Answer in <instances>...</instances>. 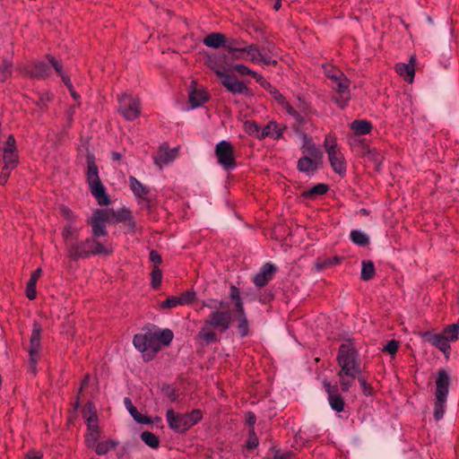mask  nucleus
Returning <instances> with one entry per match:
<instances>
[{"instance_id":"nucleus-19","label":"nucleus","mask_w":459,"mask_h":459,"mask_svg":"<svg viewBox=\"0 0 459 459\" xmlns=\"http://www.w3.org/2000/svg\"><path fill=\"white\" fill-rule=\"evenodd\" d=\"M286 129V126L281 125L273 120L270 121L262 128L261 133L257 135V139L263 140L265 138H272L273 140H279L282 137Z\"/></svg>"},{"instance_id":"nucleus-20","label":"nucleus","mask_w":459,"mask_h":459,"mask_svg":"<svg viewBox=\"0 0 459 459\" xmlns=\"http://www.w3.org/2000/svg\"><path fill=\"white\" fill-rule=\"evenodd\" d=\"M450 385V377L444 369L437 371L436 378V392L435 396L440 400L446 399Z\"/></svg>"},{"instance_id":"nucleus-46","label":"nucleus","mask_w":459,"mask_h":459,"mask_svg":"<svg viewBox=\"0 0 459 459\" xmlns=\"http://www.w3.org/2000/svg\"><path fill=\"white\" fill-rule=\"evenodd\" d=\"M446 399L440 400L436 398L435 406H434V418L436 420H439L442 419L445 412V404Z\"/></svg>"},{"instance_id":"nucleus-1","label":"nucleus","mask_w":459,"mask_h":459,"mask_svg":"<svg viewBox=\"0 0 459 459\" xmlns=\"http://www.w3.org/2000/svg\"><path fill=\"white\" fill-rule=\"evenodd\" d=\"M336 360L340 370L337 373L342 392H348L360 375V362L353 342L348 341L340 345Z\"/></svg>"},{"instance_id":"nucleus-32","label":"nucleus","mask_w":459,"mask_h":459,"mask_svg":"<svg viewBox=\"0 0 459 459\" xmlns=\"http://www.w3.org/2000/svg\"><path fill=\"white\" fill-rule=\"evenodd\" d=\"M225 42L226 37L223 34L218 32H212L204 39V43L207 47H211L213 48H218L220 47L224 46Z\"/></svg>"},{"instance_id":"nucleus-9","label":"nucleus","mask_w":459,"mask_h":459,"mask_svg":"<svg viewBox=\"0 0 459 459\" xmlns=\"http://www.w3.org/2000/svg\"><path fill=\"white\" fill-rule=\"evenodd\" d=\"M214 153L218 163L225 170H232L237 167L234 148L230 142L222 140L215 145Z\"/></svg>"},{"instance_id":"nucleus-42","label":"nucleus","mask_w":459,"mask_h":459,"mask_svg":"<svg viewBox=\"0 0 459 459\" xmlns=\"http://www.w3.org/2000/svg\"><path fill=\"white\" fill-rule=\"evenodd\" d=\"M13 64L7 59H4L0 65V82H4L11 77L13 70Z\"/></svg>"},{"instance_id":"nucleus-24","label":"nucleus","mask_w":459,"mask_h":459,"mask_svg":"<svg viewBox=\"0 0 459 459\" xmlns=\"http://www.w3.org/2000/svg\"><path fill=\"white\" fill-rule=\"evenodd\" d=\"M231 53L236 58H243L241 54L247 53L250 56V58H249L250 61H252L254 63H257L262 52L259 51L256 45L251 44V45H248L247 47L242 48H232Z\"/></svg>"},{"instance_id":"nucleus-7","label":"nucleus","mask_w":459,"mask_h":459,"mask_svg":"<svg viewBox=\"0 0 459 459\" xmlns=\"http://www.w3.org/2000/svg\"><path fill=\"white\" fill-rule=\"evenodd\" d=\"M118 112L129 121L136 119L141 114L140 100L132 94L123 93L117 99Z\"/></svg>"},{"instance_id":"nucleus-31","label":"nucleus","mask_w":459,"mask_h":459,"mask_svg":"<svg viewBox=\"0 0 459 459\" xmlns=\"http://www.w3.org/2000/svg\"><path fill=\"white\" fill-rule=\"evenodd\" d=\"M4 166L6 169H15L19 162L18 151L3 150Z\"/></svg>"},{"instance_id":"nucleus-48","label":"nucleus","mask_w":459,"mask_h":459,"mask_svg":"<svg viewBox=\"0 0 459 459\" xmlns=\"http://www.w3.org/2000/svg\"><path fill=\"white\" fill-rule=\"evenodd\" d=\"M244 126L246 132L250 135H255L256 138L262 131V128L255 121H247Z\"/></svg>"},{"instance_id":"nucleus-13","label":"nucleus","mask_w":459,"mask_h":459,"mask_svg":"<svg viewBox=\"0 0 459 459\" xmlns=\"http://www.w3.org/2000/svg\"><path fill=\"white\" fill-rule=\"evenodd\" d=\"M323 385L325 391L327 394L328 403L332 410L338 413L344 411L345 401L340 394L339 387L327 381H324Z\"/></svg>"},{"instance_id":"nucleus-43","label":"nucleus","mask_w":459,"mask_h":459,"mask_svg":"<svg viewBox=\"0 0 459 459\" xmlns=\"http://www.w3.org/2000/svg\"><path fill=\"white\" fill-rule=\"evenodd\" d=\"M58 210L61 216L66 221V223L78 221V216L68 206L62 204Z\"/></svg>"},{"instance_id":"nucleus-12","label":"nucleus","mask_w":459,"mask_h":459,"mask_svg":"<svg viewBox=\"0 0 459 459\" xmlns=\"http://www.w3.org/2000/svg\"><path fill=\"white\" fill-rule=\"evenodd\" d=\"M215 74L220 77L221 83L233 94H247L249 89L242 82L224 73L221 69H216Z\"/></svg>"},{"instance_id":"nucleus-38","label":"nucleus","mask_w":459,"mask_h":459,"mask_svg":"<svg viewBox=\"0 0 459 459\" xmlns=\"http://www.w3.org/2000/svg\"><path fill=\"white\" fill-rule=\"evenodd\" d=\"M207 96L203 91L194 90L189 93V102L193 108H196L206 102Z\"/></svg>"},{"instance_id":"nucleus-18","label":"nucleus","mask_w":459,"mask_h":459,"mask_svg":"<svg viewBox=\"0 0 459 459\" xmlns=\"http://www.w3.org/2000/svg\"><path fill=\"white\" fill-rule=\"evenodd\" d=\"M276 271L277 267L273 264H264L260 271L254 276V284L258 288L265 286L273 278Z\"/></svg>"},{"instance_id":"nucleus-23","label":"nucleus","mask_w":459,"mask_h":459,"mask_svg":"<svg viewBox=\"0 0 459 459\" xmlns=\"http://www.w3.org/2000/svg\"><path fill=\"white\" fill-rule=\"evenodd\" d=\"M320 162L319 160L304 155L298 160L297 169L307 175H313L317 170Z\"/></svg>"},{"instance_id":"nucleus-55","label":"nucleus","mask_w":459,"mask_h":459,"mask_svg":"<svg viewBox=\"0 0 459 459\" xmlns=\"http://www.w3.org/2000/svg\"><path fill=\"white\" fill-rule=\"evenodd\" d=\"M47 59L48 60L49 64L52 65V67L55 69L58 75L61 76L65 74L63 71L62 64L58 60H56L55 56L48 55Z\"/></svg>"},{"instance_id":"nucleus-4","label":"nucleus","mask_w":459,"mask_h":459,"mask_svg":"<svg viewBox=\"0 0 459 459\" xmlns=\"http://www.w3.org/2000/svg\"><path fill=\"white\" fill-rule=\"evenodd\" d=\"M86 159L87 169L85 176L90 191L100 205H108L110 204V198L100 178L99 168L96 164L95 156L92 153H88Z\"/></svg>"},{"instance_id":"nucleus-17","label":"nucleus","mask_w":459,"mask_h":459,"mask_svg":"<svg viewBox=\"0 0 459 459\" xmlns=\"http://www.w3.org/2000/svg\"><path fill=\"white\" fill-rule=\"evenodd\" d=\"M109 212V220L114 223L124 222L126 223L129 230L134 232L136 223L132 215V212L127 208H120L117 211L108 209Z\"/></svg>"},{"instance_id":"nucleus-28","label":"nucleus","mask_w":459,"mask_h":459,"mask_svg":"<svg viewBox=\"0 0 459 459\" xmlns=\"http://www.w3.org/2000/svg\"><path fill=\"white\" fill-rule=\"evenodd\" d=\"M125 405L129 411L130 415L134 418V420L141 424H151L152 422V419L146 415L141 414L137 409L134 406L131 400L128 397L124 399Z\"/></svg>"},{"instance_id":"nucleus-34","label":"nucleus","mask_w":459,"mask_h":459,"mask_svg":"<svg viewBox=\"0 0 459 459\" xmlns=\"http://www.w3.org/2000/svg\"><path fill=\"white\" fill-rule=\"evenodd\" d=\"M395 71L399 75L403 76L405 81L410 82H412L415 74L413 65L404 63H398L395 65Z\"/></svg>"},{"instance_id":"nucleus-53","label":"nucleus","mask_w":459,"mask_h":459,"mask_svg":"<svg viewBox=\"0 0 459 459\" xmlns=\"http://www.w3.org/2000/svg\"><path fill=\"white\" fill-rule=\"evenodd\" d=\"M162 392L171 402H176L178 398V390L169 385H163Z\"/></svg>"},{"instance_id":"nucleus-16","label":"nucleus","mask_w":459,"mask_h":459,"mask_svg":"<svg viewBox=\"0 0 459 459\" xmlns=\"http://www.w3.org/2000/svg\"><path fill=\"white\" fill-rule=\"evenodd\" d=\"M99 238H96L93 235H91L84 239L85 249L89 251L87 259L93 255H108L113 252L111 247L106 246Z\"/></svg>"},{"instance_id":"nucleus-47","label":"nucleus","mask_w":459,"mask_h":459,"mask_svg":"<svg viewBox=\"0 0 459 459\" xmlns=\"http://www.w3.org/2000/svg\"><path fill=\"white\" fill-rule=\"evenodd\" d=\"M152 286L153 289H158L162 280V273L158 265H154L152 271Z\"/></svg>"},{"instance_id":"nucleus-49","label":"nucleus","mask_w":459,"mask_h":459,"mask_svg":"<svg viewBox=\"0 0 459 459\" xmlns=\"http://www.w3.org/2000/svg\"><path fill=\"white\" fill-rule=\"evenodd\" d=\"M178 298L180 301V306L189 305L195 300V292L194 290H188L181 293L179 296H178Z\"/></svg>"},{"instance_id":"nucleus-25","label":"nucleus","mask_w":459,"mask_h":459,"mask_svg":"<svg viewBox=\"0 0 459 459\" xmlns=\"http://www.w3.org/2000/svg\"><path fill=\"white\" fill-rule=\"evenodd\" d=\"M87 434L85 436V444L89 448H93L100 436V429L98 422L87 424Z\"/></svg>"},{"instance_id":"nucleus-10","label":"nucleus","mask_w":459,"mask_h":459,"mask_svg":"<svg viewBox=\"0 0 459 459\" xmlns=\"http://www.w3.org/2000/svg\"><path fill=\"white\" fill-rule=\"evenodd\" d=\"M42 328L39 323L34 322L32 325V333L30 338V348H29V369L32 375H36L37 364L39 359V353L40 351V338H41Z\"/></svg>"},{"instance_id":"nucleus-15","label":"nucleus","mask_w":459,"mask_h":459,"mask_svg":"<svg viewBox=\"0 0 459 459\" xmlns=\"http://www.w3.org/2000/svg\"><path fill=\"white\" fill-rule=\"evenodd\" d=\"M421 339L438 349L444 354H448L450 350L449 341L443 333H434L431 332H423L420 333Z\"/></svg>"},{"instance_id":"nucleus-21","label":"nucleus","mask_w":459,"mask_h":459,"mask_svg":"<svg viewBox=\"0 0 459 459\" xmlns=\"http://www.w3.org/2000/svg\"><path fill=\"white\" fill-rule=\"evenodd\" d=\"M178 155V147L169 149L168 147L161 146L157 153L154 156V163L162 168L163 166L169 164L173 161Z\"/></svg>"},{"instance_id":"nucleus-44","label":"nucleus","mask_w":459,"mask_h":459,"mask_svg":"<svg viewBox=\"0 0 459 459\" xmlns=\"http://www.w3.org/2000/svg\"><path fill=\"white\" fill-rule=\"evenodd\" d=\"M351 239L353 243L364 247L368 244L369 239L368 236L361 232L360 230H351Z\"/></svg>"},{"instance_id":"nucleus-33","label":"nucleus","mask_w":459,"mask_h":459,"mask_svg":"<svg viewBox=\"0 0 459 459\" xmlns=\"http://www.w3.org/2000/svg\"><path fill=\"white\" fill-rule=\"evenodd\" d=\"M328 190L329 186L327 184L319 183L311 187L309 190L303 192L301 196L306 199H314L316 196L326 194Z\"/></svg>"},{"instance_id":"nucleus-6","label":"nucleus","mask_w":459,"mask_h":459,"mask_svg":"<svg viewBox=\"0 0 459 459\" xmlns=\"http://www.w3.org/2000/svg\"><path fill=\"white\" fill-rule=\"evenodd\" d=\"M324 147L333 170L339 176L344 177L347 170L346 160L344 155L338 148L336 137L333 134L325 135Z\"/></svg>"},{"instance_id":"nucleus-29","label":"nucleus","mask_w":459,"mask_h":459,"mask_svg":"<svg viewBox=\"0 0 459 459\" xmlns=\"http://www.w3.org/2000/svg\"><path fill=\"white\" fill-rule=\"evenodd\" d=\"M30 75L36 79H45L50 75L51 70L45 63H34L29 71Z\"/></svg>"},{"instance_id":"nucleus-63","label":"nucleus","mask_w":459,"mask_h":459,"mask_svg":"<svg viewBox=\"0 0 459 459\" xmlns=\"http://www.w3.org/2000/svg\"><path fill=\"white\" fill-rule=\"evenodd\" d=\"M10 149L12 151H17L16 141L13 134L8 135L6 142H5V146L3 150H10Z\"/></svg>"},{"instance_id":"nucleus-60","label":"nucleus","mask_w":459,"mask_h":459,"mask_svg":"<svg viewBox=\"0 0 459 459\" xmlns=\"http://www.w3.org/2000/svg\"><path fill=\"white\" fill-rule=\"evenodd\" d=\"M268 92L278 102L279 105H281L286 100L283 95L273 86L270 89Z\"/></svg>"},{"instance_id":"nucleus-14","label":"nucleus","mask_w":459,"mask_h":459,"mask_svg":"<svg viewBox=\"0 0 459 459\" xmlns=\"http://www.w3.org/2000/svg\"><path fill=\"white\" fill-rule=\"evenodd\" d=\"M67 257L72 261L87 259L89 251L85 249V240L78 238L72 239L65 245Z\"/></svg>"},{"instance_id":"nucleus-3","label":"nucleus","mask_w":459,"mask_h":459,"mask_svg":"<svg viewBox=\"0 0 459 459\" xmlns=\"http://www.w3.org/2000/svg\"><path fill=\"white\" fill-rule=\"evenodd\" d=\"M232 324V315L229 310H214L204 321L196 339L204 344H210L219 341L215 330L221 333L228 331Z\"/></svg>"},{"instance_id":"nucleus-54","label":"nucleus","mask_w":459,"mask_h":459,"mask_svg":"<svg viewBox=\"0 0 459 459\" xmlns=\"http://www.w3.org/2000/svg\"><path fill=\"white\" fill-rule=\"evenodd\" d=\"M177 306H180V301L178 296H170L160 303L161 308H172Z\"/></svg>"},{"instance_id":"nucleus-45","label":"nucleus","mask_w":459,"mask_h":459,"mask_svg":"<svg viewBox=\"0 0 459 459\" xmlns=\"http://www.w3.org/2000/svg\"><path fill=\"white\" fill-rule=\"evenodd\" d=\"M238 319L237 329L241 338L249 334V323L247 316L236 317Z\"/></svg>"},{"instance_id":"nucleus-62","label":"nucleus","mask_w":459,"mask_h":459,"mask_svg":"<svg viewBox=\"0 0 459 459\" xmlns=\"http://www.w3.org/2000/svg\"><path fill=\"white\" fill-rule=\"evenodd\" d=\"M258 62H261L264 65H276L278 64L277 60L272 59V57L264 53H261Z\"/></svg>"},{"instance_id":"nucleus-22","label":"nucleus","mask_w":459,"mask_h":459,"mask_svg":"<svg viewBox=\"0 0 459 459\" xmlns=\"http://www.w3.org/2000/svg\"><path fill=\"white\" fill-rule=\"evenodd\" d=\"M129 186L137 198H141L143 201H144L147 206L150 205V200L146 197L150 192L147 186L143 185L136 178L133 176L129 177Z\"/></svg>"},{"instance_id":"nucleus-8","label":"nucleus","mask_w":459,"mask_h":459,"mask_svg":"<svg viewBox=\"0 0 459 459\" xmlns=\"http://www.w3.org/2000/svg\"><path fill=\"white\" fill-rule=\"evenodd\" d=\"M327 74L333 80V89L339 94V97L335 98L337 105L342 108H345L351 99L350 81L339 71L332 75H330V72H327Z\"/></svg>"},{"instance_id":"nucleus-30","label":"nucleus","mask_w":459,"mask_h":459,"mask_svg":"<svg viewBox=\"0 0 459 459\" xmlns=\"http://www.w3.org/2000/svg\"><path fill=\"white\" fill-rule=\"evenodd\" d=\"M351 129L355 134L364 135L368 134L372 130V124L365 119H356L351 122Z\"/></svg>"},{"instance_id":"nucleus-5","label":"nucleus","mask_w":459,"mask_h":459,"mask_svg":"<svg viewBox=\"0 0 459 459\" xmlns=\"http://www.w3.org/2000/svg\"><path fill=\"white\" fill-rule=\"evenodd\" d=\"M202 418V412L197 409L188 413H176L173 409H169L166 411L169 427L178 433H185L191 427L197 424Z\"/></svg>"},{"instance_id":"nucleus-59","label":"nucleus","mask_w":459,"mask_h":459,"mask_svg":"<svg viewBox=\"0 0 459 459\" xmlns=\"http://www.w3.org/2000/svg\"><path fill=\"white\" fill-rule=\"evenodd\" d=\"M253 78L255 79V81L260 84V86H262L267 91H269L270 89L273 87V85L269 82H267L262 75H260L257 73L254 74Z\"/></svg>"},{"instance_id":"nucleus-40","label":"nucleus","mask_w":459,"mask_h":459,"mask_svg":"<svg viewBox=\"0 0 459 459\" xmlns=\"http://www.w3.org/2000/svg\"><path fill=\"white\" fill-rule=\"evenodd\" d=\"M141 439L144 442L145 445L152 448H158L160 446V439L159 437L150 431H143L141 434Z\"/></svg>"},{"instance_id":"nucleus-58","label":"nucleus","mask_w":459,"mask_h":459,"mask_svg":"<svg viewBox=\"0 0 459 459\" xmlns=\"http://www.w3.org/2000/svg\"><path fill=\"white\" fill-rule=\"evenodd\" d=\"M281 106L289 115L295 117L297 120L300 119V114L287 100L281 103Z\"/></svg>"},{"instance_id":"nucleus-26","label":"nucleus","mask_w":459,"mask_h":459,"mask_svg":"<svg viewBox=\"0 0 459 459\" xmlns=\"http://www.w3.org/2000/svg\"><path fill=\"white\" fill-rule=\"evenodd\" d=\"M304 155H307L316 160L321 161L324 154L323 152L315 144L311 139L306 140L304 145L301 148Z\"/></svg>"},{"instance_id":"nucleus-2","label":"nucleus","mask_w":459,"mask_h":459,"mask_svg":"<svg viewBox=\"0 0 459 459\" xmlns=\"http://www.w3.org/2000/svg\"><path fill=\"white\" fill-rule=\"evenodd\" d=\"M174 337L169 329L143 328L142 332L134 334L133 344L143 354L144 360H152L162 346L170 344Z\"/></svg>"},{"instance_id":"nucleus-41","label":"nucleus","mask_w":459,"mask_h":459,"mask_svg":"<svg viewBox=\"0 0 459 459\" xmlns=\"http://www.w3.org/2000/svg\"><path fill=\"white\" fill-rule=\"evenodd\" d=\"M360 155L363 158H368L372 161H378L380 160V153L377 149H371L368 145L362 143Z\"/></svg>"},{"instance_id":"nucleus-61","label":"nucleus","mask_w":459,"mask_h":459,"mask_svg":"<svg viewBox=\"0 0 459 459\" xmlns=\"http://www.w3.org/2000/svg\"><path fill=\"white\" fill-rule=\"evenodd\" d=\"M234 305L237 314L236 317L247 316L242 299L234 301Z\"/></svg>"},{"instance_id":"nucleus-50","label":"nucleus","mask_w":459,"mask_h":459,"mask_svg":"<svg viewBox=\"0 0 459 459\" xmlns=\"http://www.w3.org/2000/svg\"><path fill=\"white\" fill-rule=\"evenodd\" d=\"M259 444L258 437L255 432L254 428L252 427L248 431V437L246 443V447L247 449H254Z\"/></svg>"},{"instance_id":"nucleus-56","label":"nucleus","mask_w":459,"mask_h":459,"mask_svg":"<svg viewBox=\"0 0 459 459\" xmlns=\"http://www.w3.org/2000/svg\"><path fill=\"white\" fill-rule=\"evenodd\" d=\"M233 70L238 73L240 75H250L254 77V74L256 72L249 69L247 65L237 64L233 66Z\"/></svg>"},{"instance_id":"nucleus-11","label":"nucleus","mask_w":459,"mask_h":459,"mask_svg":"<svg viewBox=\"0 0 459 459\" xmlns=\"http://www.w3.org/2000/svg\"><path fill=\"white\" fill-rule=\"evenodd\" d=\"M108 221H110L108 210L96 209L87 220V223L91 227V235L96 238L106 237Z\"/></svg>"},{"instance_id":"nucleus-51","label":"nucleus","mask_w":459,"mask_h":459,"mask_svg":"<svg viewBox=\"0 0 459 459\" xmlns=\"http://www.w3.org/2000/svg\"><path fill=\"white\" fill-rule=\"evenodd\" d=\"M36 285H37V281L31 280L30 278V280L27 282V285H26V297L30 300H33L36 298V295H37Z\"/></svg>"},{"instance_id":"nucleus-36","label":"nucleus","mask_w":459,"mask_h":459,"mask_svg":"<svg viewBox=\"0 0 459 459\" xmlns=\"http://www.w3.org/2000/svg\"><path fill=\"white\" fill-rule=\"evenodd\" d=\"M361 273L360 279L364 281H368L374 278L376 273V268L374 263L370 260H363L361 263Z\"/></svg>"},{"instance_id":"nucleus-37","label":"nucleus","mask_w":459,"mask_h":459,"mask_svg":"<svg viewBox=\"0 0 459 459\" xmlns=\"http://www.w3.org/2000/svg\"><path fill=\"white\" fill-rule=\"evenodd\" d=\"M117 445H118V443L112 439L101 441V442L97 441V443L93 448H95V452L98 455H105L109 451L114 449Z\"/></svg>"},{"instance_id":"nucleus-39","label":"nucleus","mask_w":459,"mask_h":459,"mask_svg":"<svg viewBox=\"0 0 459 459\" xmlns=\"http://www.w3.org/2000/svg\"><path fill=\"white\" fill-rule=\"evenodd\" d=\"M443 333L450 342H455L459 339V317L456 323L448 325L443 330Z\"/></svg>"},{"instance_id":"nucleus-52","label":"nucleus","mask_w":459,"mask_h":459,"mask_svg":"<svg viewBox=\"0 0 459 459\" xmlns=\"http://www.w3.org/2000/svg\"><path fill=\"white\" fill-rule=\"evenodd\" d=\"M359 383L361 390L366 396H370L374 394V388L369 385L364 377H358Z\"/></svg>"},{"instance_id":"nucleus-57","label":"nucleus","mask_w":459,"mask_h":459,"mask_svg":"<svg viewBox=\"0 0 459 459\" xmlns=\"http://www.w3.org/2000/svg\"><path fill=\"white\" fill-rule=\"evenodd\" d=\"M398 348L399 342L396 340H391L384 346L383 351L394 355L397 352Z\"/></svg>"},{"instance_id":"nucleus-35","label":"nucleus","mask_w":459,"mask_h":459,"mask_svg":"<svg viewBox=\"0 0 459 459\" xmlns=\"http://www.w3.org/2000/svg\"><path fill=\"white\" fill-rule=\"evenodd\" d=\"M82 414L87 424L98 422V415L93 403L88 402L83 406Z\"/></svg>"},{"instance_id":"nucleus-27","label":"nucleus","mask_w":459,"mask_h":459,"mask_svg":"<svg viewBox=\"0 0 459 459\" xmlns=\"http://www.w3.org/2000/svg\"><path fill=\"white\" fill-rule=\"evenodd\" d=\"M76 224L77 222L65 223V225L63 227L61 230V237L63 238L64 245L79 237L81 228L77 227Z\"/></svg>"},{"instance_id":"nucleus-64","label":"nucleus","mask_w":459,"mask_h":459,"mask_svg":"<svg viewBox=\"0 0 459 459\" xmlns=\"http://www.w3.org/2000/svg\"><path fill=\"white\" fill-rule=\"evenodd\" d=\"M12 170L13 169H6V167L2 168L0 172V185H5Z\"/></svg>"}]
</instances>
